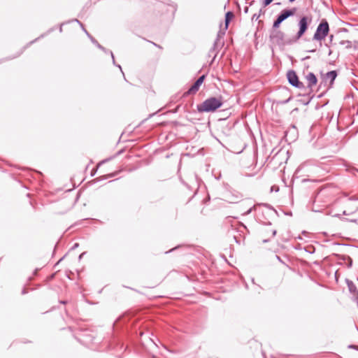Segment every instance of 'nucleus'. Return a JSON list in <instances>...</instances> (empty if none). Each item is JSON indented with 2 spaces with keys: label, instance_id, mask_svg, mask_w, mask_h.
Returning a JSON list of instances; mask_svg holds the SVG:
<instances>
[{
  "label": "nucleus",
  "instance_id": "11",
  "mask_svg": "<svg viewBox=\"0 0 358 358\" xmlns=\"http://www.w3.org/2000/svg\"><path fill=\"white\" fill-rule=\"evenodd\" d=\"M337 76H338V74H337L336 71L334 70V71H329L325 74V76L324 77V80L325 83L329 81V85H332L334 83V81L336 78Z\"/></svg>",
  "mask_w": 358,
  "mask_h": 358
},
{
  "label": "nucleus",
  "instance_id": "26",
  "mask_svg": "<svg viewBox=\"0 0 358 358\" xmlns=\"http://www.w3.org/2000/svg\"><path fill=\"white\" fill-rule=\"evenodd\" d=\"M85 253H86V252H83L82 254H80V256H79V259L83 258V256L84 255H85Z\"/></svg>",
  "mask_w": 358,
  "mask_h": 358
},
{
  "label": "nucleus",
  "instance_id": "2",
  "mask_svg": "<svg viewBox=\"0 0 358 358\" xmlns=\"http://www.w3.org/2000/svg\"><path fill=\"white\" fill-rule=\"evenodd\" d=\"M222 106L221 99L216 97H210L206 99L202 103L196 106V109L199 113L214 112Z\"/></svg>",
  "mask_w": 358,
  "mask_h": 358
},
{
  "label": "nucleus",
  "instance_id": "15",
  "mask_svg": "<svg viewBox=\"0 0 358 358\" xmlns=\"http://www.w3.org/2000/svg\"><path fill=\"white\" fill-rule=\"evenodd\" d=\"M347 284H348L350 292H355L356 290V287H355V284L350 280H347Z\"/></svg>",
  "mask_w": 358,
  "mask_h": 358
},
{
  "label": "nucleus",
  "instance_id": "34",
  "mask_svg": "<svg viewBox=\"0 0 358 358\" xmlns=\"http://www.w3.org/2000/svg\"><path fill=\"white\" fill-rule=\"evenodd\" d=\"M294 1H295V0H289V1L290 3H292V2H294Z\"/></svg>",
  "mask_w": 358,
  "mask_h": 358
},
{
  "label": "nucleus",
  "instance_id": "23",
  "mask_svg": "<svg viewBox=\"0 0 358 358\" xmlns=\"http://www.w3.org/2000/svg\"><path fill=\"white\" fill-rule=\"evenodd\" d=\"M324 46L329 49L328 55H331L332 54V50L330 49V45L328 43H325Z\"/></svg>",
  "mask_w": 358,
  "mask_h": 358
},
{
  "label": "nucleus",
  "instance_id": "17",
  "mask_svg": "<svg viewBox=\"0 0 358 358\" xmlns=\"http://www.w3.org/2000/svg\"><path fill=\"white\" fill-rule=\"evenodd\" d=\"M308 164H309V162H308L301 164L299 166V167L297 168L296 171H300L303 170Z\"/></svg>",
  "mask_w": 358,
  "mask_h": 358
},
{
  "label": "nucleus",
  "instance_id": "24",
  "mask_svg": "<svg viewBox=\"0 0 358 358\" xmlns=\"http://www.w3.org/2000/svg\"><path fill=\"white\" fill-rule=\"evenodd\" d=\"M264 13H265V10H263V8H261V9L259 10V13H258V14H260V16H261L262 15H264Z\"/></svg>",
  "mask_w": 358,
  "mask_h": 358
},
{
  "label": "nucleus",
  "instance_id": "3",
  "mask_svg": "<svg viewBox=\"0 0 358 358\" xmlns=\"http://www.w3.org/2000/svg\"><path fill=\"white\" fill-rule=\"evenodd\" d=\"M329 32V25L327 20L323 19L317 27L316 31L313 36V40L322 42Z\"/></svg>",
  "mask_w": 358,
  "mask_h": 358
},
{
  "label": "nucleus",
  "instance_id": "33",
  "mask_svg": "<svg viewBox=\"0 0 358 358\" xmlns=\"http://www.w3.org/2000/svg\"><path fill=\"white\" fill-rule=\"evenodd\" d=\"M352 259H350V263H349V266H352Z\"/></svg>",
  "mask_w": 358,
  "mask_h": 358
},
{
  "label": "nucleus",
  "instance_id": "18",
  "mask_svg": "<svg viewBox=\"0 0 358 358\" xmlns=\"http://www.w3.org/2000/svg\"><path fill=\"white\" fill-rule=\"evenodd\" d=\"M273 0H264L262 2L263 7L265 8L268 6Z\"/></svg>",
  "mask_w": 358,
  "mask_h": 358
},
{
  "label": "nucleus",
  "instance_id": "14",
  "mask_svg": "<svg viewBox=\"0 0 358 358\" xmlns=\"http://www.w3.org/2000/svg\"><path fill=\"white\" fill-rule=\"evenodd\" d=\"M339 43L342 45H345L347 49H350L352 47V44L350 41H341Z\"/></svg>",
  "mask_w": 358,
  "mask_h": 358
},
{
  "label": "nucleus",
  "instance_id": "28",
  "mask_svg": "<svg viewBox=\"0 0 358 358\" xmlns=\"http://www.w3.org/2000/svg\"><path fill=\"white\" fill-rule=\"evenodd\" d=\"M354 48H355V49L358 48V43H356V42H355V44Z\"/></svg>",
  "mask_w": 358,
  "mask_h": 358
},
{
  "label": "nucleus",
  "instance_id": "9",
  "mask_svg": "<svg viewBox=\"0 0 358 358\" xmlns=\"http://www.w3.org/2000/svg\"><path fill=\"white\" fill-rule=\"evenodd\" d=\"M224 42H218V41H214V43L213 45V47L210 49L208 52V56L211 57L213 56V62L215 59L216 58L220 50L223 47Z\"/></svg>",
  "mask_w": 358,
  "mask_h": 358
},
{
  "label": "nucleus",
  "instance_id": "13",
  "mask_svg": "<svg viewBox=\"0 0 358 358\" xmlns=\"http://www.w3.org/2000/svg\"><path fill=\"white\" fill-rule=\"evenodd\" d=\"M225 29H224L223 31L222 30H220L217 34V37L215 40V41H218V42H223L222 41H221V39L224 37V34H225Z\"/></svg>",
  "mask_w": 358,
  "mask_h": 358
},
{
  "label": "nucleus",
  "instance_id": "37",
  "mask_svg": "<svg viewBox=\"0 0 358 358\" xmlns=\"http://www.w3.org/2000/svg\"><path fill=\"white\" fill-rule=\"evenodd\" d=\"M61 303L65 304L66 303V301H61Z\"/></svg>",
  "mask_w": 358,
  "mask_h": 358
},
{
  "label": "nucleus",
  "instance_id": "22",
  "mask_svg": "<svg viewBox=\"0 0 358 358\" xmlns=\"http://www.w3.org/2000/svg\"><path fill=\"white\" fill-rule=\"evenodd\" d=\"M260 17V14L255 13L252 17V20H257Z\"/></svg>",
  "mask_w": 358,
  "mask_h": 358
},
{
  "label": "nucleus",
  "instance_id": "12",
  "mask_svg": "<svg viewBox=\"0 0 358 358\" xmlns=\"http://www.w3.org/2000/svg\"><path fill=\"white\" fill-rule=\"evenodd\" d=\"M234 15L231 11H228L225 14V20H224V29L227 30L228 29L230 21L234 17Z\"/></svg>",
  "mask_w": 358,
  "mask_h": 358
},
{
  "label": "nucleus",
  "instance_id": "6",
  "mask_svg": "<svg viewBox=\"0 0 358 358\" xmlns=\"http://www.w3.org/2000/svg\"><path fill=\"white\" fill-rule=\"evenodd\" d=\"M289 83L294 87L303 89L305 87L303 83L299 80L298 76L294 70H289L287 73Z\"/></svg>",
  "mask_w": 358,
  "mask_h": 358
},
{
  "label": "nucleus",
  "instance_id": "30",
  "mask_svg": "<svg viewBox=\"0 0 358 358\" xmlns=\"http://www.w3.org/2000/svg\"><path fill=\"white\" fill-rule=\"evenodd\" d=\"M77 247H78V243H75V244H74V245L73 246V248L74 249V248H77Z\"/></svg>",
  "mask_w": 358,
  "mask_h": 358
},
{
  "label": "nucleus",
  "instance_id": "38",
  "mask_svg": "<svg viewBox=\"0 0 358 358\" xmlns=\"http://www.w3.org/2000/svg\"><path fill=\"white\" fill-rule=\"evenodd\" d=\"M350 348H355L354 345H350Z\"/></svg>",
  "mask_w": 358,
  "mask_h": 358
},
{
  "label": "nucleus",
  "instance_id": "8",
  "mask_svg": "<svg viewBox=\"0 0 358 358\" xmlns=\"http://www.w3.org/2000/svg\"><path fill=\"white\" fill-rule=\"evenodd\" d=\"M75 21H76V22H78V23L81 26V27H82L83 30V31L87 34V36L91 38V41H92V42L94 44H95V45H96V46H97L100 50H103V52H108V53H110V54L111 57H112V59H113V64H115V57H114V55H113V52H112V51H108V50H107L104 47H103L102 45H101L97 42V41H96L94 38H92L90 34H89V33L86 31V29L84 28V27H83V24H82L79 20H76H76H75Z\"/></svg>",
  "mask_w": 358,
  "mask_h": 358
},
{
  "label": "nucleus",
  "instance_id": "7",
  "mask_svg": "<svg viewBox=\"0 0 358 358\" xmlns=\"http://www.w3.org/2000/svg\"><path fill=\"white\" fill-rule=\"evenodd\" d=\"M206 76L202 75L191 86V87L184 93L183 96H186L190 94H196L201 87V84L203 83L205 80Z\"/></svg>",
  "mask_w": 358,
  "mask_h": 358
},
{
  "label": "nucleus",
  "instance_id": "5",
  "mask_svg": "<svg viewBox=\"0 0 358 358\" xmlns=\"http://www.w3.org/2000/svg\"><path fill=\"white\" fill-rule=\"evenodd\" d=\"M296 12V8H293L292 9H284L278 15L276 20L273 22V29H278L280 24L288 17L293 16Z\"/></svg>",
  "mask_w": 358,
  "mask_h": 358
},
{
  "label": "nucleus",
  "instance_id": "29",
  "mask_svg": "<svg viewBox=\"0 0 358 358\" xmlns=\"http://www.w3.org/2000/svg\"><path fill=\"white\" fill-rule=\"evenodd\" d=\"M313 169H314V170H315V171H317V170L319 169V166H315L313 167Z\"/></svg>",
  "mask_w": 358,
  "mask_h": 358
},
{
  "label": "nucleus",
  "instance_id": "32",
  "mask_svg": "<svg viewBox=\"0 0 358 358\" xmlns=\"http://www.w3.org/2000/svg\"><path fill=\"white\" fill-rule=\"evenodd\" d=\"M152 44H153L154 45H155V46H157V47H158V48H161V47H160L159 45H157L156 43H152Z\"/></svg>",
  "mask_w": 358,
  "mask_h": 358
},
{
  "label": "nucleus",
  "instance_id": "16",
  "mask_svg": "<svg viewBox=\"0 0 358 358\" xmlns=\"http://www.w3.org/2000/svg\"><path fill=\"white\" fill-rule=\"evenodd\" d=\"M292 99V96H289V98L285 100L278 101L277 103L281 104V105L286 104L288 102H289Z\"/></svg>",
  "mask_w": 358,
  "mask_h": 358
},
{
  "label": "nucleus",
  "instance_id": "20",
  "mask_svg": "<svg viewBox=\"0 0 358 358\" xmlns=\"http://www.w3.org/2000/svg\"><path fill=\"white\" fill-rule=\"evenodd\" d=\"M255 208V206H253L252 207L250 208L246 212H245L243 215H249Z\"/></svg>",
  "mask_w": 358,
  "mask_h": 358
},
{
  "label": "nucleus",
  "instance_id": "39",
  "mask_svg": "<svg viewBox=\"0 0 358 358\" xmlns=\"http://www.w3.org/2000/svg\"><path fill=\"white\" fill-rule=\"evenodd\" d=\"M357 280H358V278H357Z\"/></svg>",
  "mask_w": 358,
  "mask_h": 358
},
{
  "label": "nucleus",
  "instance_id": "10",
  "mask_svg": "<svg viewBox=\"0 0 358 358\" xmlns=\"http://www.w3.org/2000/svg\"><path fill=\"white\" fill-rule=\"evenodd\" d=\"M306 79L308 82V87L312 89L313 86L317 84V79L315 75L313 72H309L306 76Z\"/></svg>",
  "mask_w": 358,
  "mask_h": 358
},
{
  "label": "nucleus",
  "instance_id": "1",
  "mask_svg": "<svg viewBox=\"0 0 358 358\" xmlns=\"http://www.w3.org/2000/svg\"><path fill=\"white\" fill-rule=\"evenodd\" d=\"M270 41L273 44H275L280 48H284L286 45H291L296 42L294 38H287L285 34L280 31L274 29L270 34Z\"/></svg>",
  "mask_w": 358,
  "mask_h": 358
},
{
  "label": "nucleus",
  "instance_id": "21",
  "mask_svg": "<svg viewBox=\"0 0 358 358\" xmlns=\"http://www.w3.org/2000/svg\"><path fill=\"white\" fill-rule=\"evenodd\" d=\"M333 41H334V35L331 34L330 36H329V45H333Z\"/></svg>",
  "mask_w": 358,
  "mask_h": 358
},
{
  "label": "nucleus",
  "instance_id": "4",
  "mask_svg": "<svg viewBox=\"0 0 358 358\" xmlns=\"http://www.w3.org/2000/svg\"><path fill=\"white\" fill-rule=\"evenodd\" d=\"M311 22L312 17L310 16L305 15L300 18L298 22L299 30L294 36V39H296V42H297L304 35Z\"/></svg>",
  "mask_w": 358,
  "mask_h": 358
},
{
  "label": "nucleus",
  "instance_id": "36",
  "mask_svg": "<svg viewBox=\"0 0 358 358\" xmlns=\"http://www.w3.org/2000/svg\"><path fill=\"white\" fill-rule=\"evenodd\" d=\"M117 66L122 70L121 66L117 65Z\"/></svg>",
  "mask_w": 358,
  "mask_h": 358
},
{
  "label": "nucleus",
  "instance_id": "25",
  "mask_svg": "<svg viewBox=\"0 0 358 358\" xmlns=\"http://www.w3.org/2000/svg\"><path fill=\"white\" fill-rule=\"evenodd\" d=\"M276 235V230L275 229H273L272 230V236H275Z\"/></svg>",
  "mask_w": 358,
  "mask_h": 358
},
{
  "label": "nucleus",
  "instance_id": "35",
  "mask_svg": "<svg viewBox=\"0 0 358 358\" xmlns=\"http://www.w3.org/2000/svg\"><path fill=\"white\" fill-rule=\"evenodd\" d=\"M242 227H243L244 228H246V227L243 224H241Z\"/></svg>",
  "mask_w": 358,
  "mask_h": 358
},
{
  "label": "nucleus",
  "instance_id": "31",
  "mask_svg": "<svg viewBox=\"0 0 358 358\" xmlns=\"http://www.w3.org/2000/svg\"><path fill=\"white\" fill-rule=\"evenodd\" d=\"M268 241H269V240H268V239H264V240H263V243H267V242H268Z\"/></svg>",
  "mask_w": 358,
  "mask_h": 358
},
{
  "label": "nucleus",
  "instance_id": "19",
  "mask_svg": "<svg viewBox=\"0 0 358 358\" xmlns=\"http://www.w3.org/2000/svg\"><path fill=\"white\" fill-rule=\"evenodd\" d=\"M275 258H276V259H277L278 262H280L281 264H284V265H285V266H288L287 265V264H286V263H285V262L281 259V257H280V256H278V255H275Z\"/></svg>",
  "mask_w": 358,
  "mask_h": 358
},
{
  "label": "nucleus",
  "instance_id": "27",
  "mask_svg": "<svg viewBox=\"0 0 358 358\" xmlns=\"http://www.w3.org/2000/svg\"><path fill=\"white\" fill-rule=\"evenodd\" d=\"M244 12H245V13H247L248 12V7H245V8H244Z\"/></svg>",
  "mask_w": 358,
  "mask_h": 358
}]
</instances>
